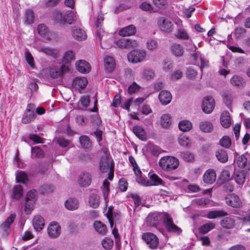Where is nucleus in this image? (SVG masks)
Masks as SVG:
<instances>
[{
  "label": "nucleus",
  "mask_w": 250,
  "mask_h": 250,
  "mask_svg": "<svg viewBox=\"0 0 250 250\" xmlns=\"http://www.w3.org/2000/svg\"><path fill=\"white\" fill-rule=\"evenodd\" d=\"M216 156L219 161L221 163H226L228 160V156L227 152L223 149L219 150L216 153Z\"/></svg>",
  "instance_id": "obj_45"
},
{
  "label": "nucleus",
  "mask_w": 250,
  "mask_h": 250,
  "mask_svg": "<svg viewBox=\"0 0 250 250\" xmlns=\"http://www.w3.org/2000/svg\"><path fill=\"white\" fill-rule=\"evenodd\" d=\"M160 219V216L156 214L148 215L146 218V224L148 226L156 227Z\"/></svg>",
  "instance_id": "obj_37"
},
{
  "label": "nucleus",
  "mask_w": 250,
  "mask_h": 250,
  "mask_svg": "<svg viewBox=\"0 0 250 250\" xmlns=\"http://www.w3.org/2000/svg\"><path fill=\"white\" fill-rule=\"evenodd\" d=\"M159 164L163 170L170 171L178 167L179 162L175 157L167 156L161 158L159 160Z\"/></svg>",
  "instance_id": "obj_1"
},
{
  "label": "nucleus",
  "mask_w": 250,
  "mask_h": 250,
  "mask_svg": "<svg viewBox=\"0 0 250 250\" xmlns=\"http://www.w3.org/2000/svg\"><path fill=\"white\" fill-rule=\"evenodd\" d=\"M209 202L210 200L208 198L204 197L194 199L192 201V204L197 206L205 207L209 204Z\"/></svg>",
  "instance_id": "obj_50"
},
{
  "label": "nucleus",
  "mask_w": 250,
  "mask_h": 250,
  "mask_svg": "<svg viewBox=\"0 0 250 250\" xmlns=\"http://www.w3.org/2000/svg\"><path fill=\"white\" fill-rule=\"evenodd\" d=\"M133 131L135 135L142 141L146 140V133L145 130L140 126H134Z\"/></svg>",
  "instance_id": "obj_32"
},
{
  "label": "nucleus",
  "mask_w": 250,
  "mask_h": 250,
  "mask_svg": "<svg viewBox=\"0 0 250 250\" xmlns=\"http://www.w3.org/2000/svg\"><path fill=\"white\" fill-rule=\"evenodd\" d=\"M215 224L214 223L209 222L201 226L199 229V231L201 233H207L215 228Z\"/></svg>",
  "instance_id": "obj_46"
},
{
  "label": "nucleus",
  "mask_w": 250,
  "mask_h": 250,
  "mask_svg": "<svg viewBox=\"0 0 250 250\" xmlns=\"http://www.w3.org/2000/svg\"><path fill=\"white\" fill-rule=\"evenodd\" d=\"M37 29L39 34L46 41L51 40L54 36V33L49 32L48 28L44 24H39Z\"/></svg>",
  "instance_id": "obj_11"
},
{
  "label": "nucleus",
  "mask_w": 250,
  "mask_h": 250,
  "mask_svg": "<svg viewBox=\"0 0 250 250\" xmlns=\"http://www.w3.org/2000/svg\"><path fill=\"white\" fill-rule=\"evenodd\" d=\"M112 209L111 207H109L107 213V217L112 228H113L114 223L116 224V222L119 220L120 217L119 214L113 212Z\"/></svg>",
  "instance_id": "obj_21"
},
{
  "label": "nucleus",
  "mask_w": 250,
  "mask_h": 250,
  "mask_svg": "<svg viewBox=\"0 0 250 250\" xmlns=\"http://www.w3.org/2000/svg\"><path fill=\"white\" fill-rule=\"evenodd\" d=\"M87 83V81L85 77L76 78L73 82V85L76 88L83 89Z\"/></svg>",
  "instance_id": "obj_34"
},
{
  "label": "nucleus",
  "mask_w": 250,
  "mask_h": 250,
  "mask_svg": "<svg viewBox=\"0 0 250 250\" xmlns=\"http://www.w3.org/2000/svg\"><path fill=\"white\" fill-rule=\"evenodd\" d=\"M179 144L183 146L190 147L191 146V141L189 138L185 135H181L178 137Z\"/></svg>",
  "instance_id": "obj_47"
},
{
  "label": "nucleus",
  "mask_w": 250,
  "mask_h": 250,
  "mask_svg": "<svg viewBox=\"0 0 250 250\" xmlns=\"http://www.w3.org/2000/svg\"><path fill=\"white\" fill-rule=\"evenodd\" d=\"M142 238L151 249L156 248L159 243L157 235H142Z\"/></svg>",
  "instance_id": "obj_19"
},
{
  "label": "nucleus",
  "mask_w": 250,
  "mask_h": 250,
  "mask_svg": "<svg viewBox=\"0 0 250 250\" xmlns=\"http://www.w3.org/2000/svg\"><path fill=\"white\" fill-rule=\"evenodd\" d=\"M220 144L223 147L228 148L231 145L230 139L227 136H224L220 140Z\"/></svg>",
  "instance_id": "obj_64"
},
{
  "label": "nucleus",
  "mask_w": 250,
  "mask_h": 250,
  "mask_svg": "<svg viewBox=\"0 0 250 250\" xmlns=\"http://www.w3.org/2000/svg\"><path fill=\"white\" fill-rule=\"evenodd\" d=\"M199 128L203 132L210 133L212 131L213 129V126L210 122L208 121H203L200 123Z\"/></svg>",
  "instance_id": "obj_33"
},
{
  "label": "nucleus",
  "mask_w": 250,
  "mask_h": 250,
  "mask_svg": "<svg viewBox=\"0 0 250 250\" xmlns=\"http://www.w3.org/2000/svg\"><path fill=\"white\" fill-rule=\"evenodd\" d=\"M172 53L177 57H181L183 55L184 50L183 46L179 43H174L170 47Z\"/></svg>",
  "instance_id": "obj_31"
},
{
  "label": "nucleus",
  "mask_w": 250,
  "mask_h": 250,
  "mask_svg": "<svg viewBox=\"0 0 250 250\" xmlns=\"http://www.w3.org/2000/svg\"><path fill=\"white\" fill-rule=\"evenodd\" d=\"M74 60V52L72 51H67L64 54L62 61L65 63H69Z\"/></svg>",
  "instance_id": "obj_54"
},
{
  "label": "nucleus",
  "mask_w": 250,
  "mask_h": 250,
  "mask_svg": "<svg viewBox=\"0 0 250 250\" xmlns=\"http://www.w3.org/2000/svg\"><path fill=\"white\" fill-rule=\"evenodd\" d=\"M146 52L145 50L135 49L127 54V59L132 63H138L144 61L146 58Z\"/></svg>",
  "instance_id": "obj_2"
},
{
  "label": "nucleus",
  "mask_w": 250,
  "mask_h": 250,
  "mask_svg": "<svg viewBox=\"0 0 250 250\" xmlns=\"http://www.w3.org/2000/svg\"><path fill=\"white\" fill-rule=\"evenodd\" d=\"M38 51L42 52L45 55L56 58L59 54V51L57 49L47 46H39L37 48Z\"/></svg>",
  "instance_id": "obj_16"
},
{
  "label": "nucleus",
  "mask_w": 250,
  "mask_h": 250,
  "mask_svg": "<svg viewBox=\"0 0 250 250\" xmlns=\"http://www.w3.org/2000/svg\"><path fill=\"white\" fill-rule=\"evenodd\" d=\"M75 65L77 70L82 73H87L91 70L89 63L84 60L76 62Z\"/></svg>",
  "instance_id": "obj_13"
},
{
  "label": "nucleus",
  "mask_w": 250,
  "mask_h": 250,
  "mask_svg": "<svg viewBox=\"0 0 250 250\" xmlns=\"http://www.w3.org/2000/svg\"><path fill=\"white\" fill-rule=\"evenodd\" d=\"M176 37L181 40H188L191 43H192V41L190 39L186 30L183 28H180L177 30L175 34Z\"/></svg>",
  "instance_id": "obj_40"
},
{
  "label": "nucleus",
  "mask_w": 250,
  "mask_h": 250,
  "mask_svg": "<svg viewBox=\"0 0 250 250\" xmlns=\"http://www.w3.org/2000/svg\"><path fill=\"white\" fill-rule=\"evenodd\" d=\"M216 175L213 169L207 170L204 173L203 179L205 183L208 184H212L216 180Z\"/></svg>",
  "instance_id": "obj_17"
},
{
  "label": "nucleus",
  "mask_w": 250,
  "mask_h": 250,
  "mask_svg": "<svg viewBox=\"0 0 250 250\" xmlns=\"http://www.w3.org/2000/svg\"><path fill=\"white\" fill-rule=\"evenodd\" d=\"M171 124V117L169 114H164L161 118V125L164 128L168 127Z\"/></svg>",
  "instance_id": "obj_44"
},
{
  "label": "nucleus",
  "mask_w": 250,
  "mask_h": 250,
  "mask_svg": "<svg viewBox=\"0 0 250 250\" xmlns=\"http://www.w3.org/2000/svg\"><path fill=\"white\" fill-rule=\"evenodd\" d=\"M35 202L29 201V200H25L24 211L26 214H30L31 211L34 208V204Z\"/></svg>",
  "instance_id": "obj_63"
},
{
  "label": "nucleus",
  "mask_w": 250,
  "mask_h": 250,
  "mask_svg": "<svg viewBox=\"0 0 250 250\" xmlns=\"http://www.w3.org/2000/svg\"><path fill=\"white\" fill-rule=\"evenodd\" d=\"M220 122L221 125L225 128H228L231 125V119L229 113L225 111L222 112L220 117Z\"/></svg>",
  "instance_id": "obj_27"
},
{
  "label": "nucleus",
  "mask_w": 250,
  "mask_h": 250,
  "mask_svg": "<svg viewBox=\"0 0 250 250\" xmlns=\"http://www.w3.org/2000/svg\"><path fill=\"white\" fill-rule=\"evenodd\" d=\"M25 58L28 64L32 69H34L35 67L34 60L32 54L28 50H26L25 52Z\"/></svg>",
  "instance_id": "obj_58"
},
{
  "label": "nucleus",
  "mask_w": 250,
  "mask_h": 250,
  "mask_svg": "<svg viewBox=\"0 0 250 250\" xmlns=\"http://www.w3.org/2000/svg\"><path fill=\"white\" fill-rule=\"evenodd\" d=\"M37 192L35 190H31L29 191L25 198V200L29 201L35 202L37 199Z\"/></svg>",
  "instance_id": "obj_61"
},
{
  "label": "nucleus",
  "mask_w": 250,
  "mask_h": 250,
  "mask_svg": "<svg viewBox=\"0 0 250 250\" xmlns=\"http://www.w3.org/2000/svg\"><path fill=\"white\" fill-rule=\"evenodd\" d=\"M102 244L104 248L109 250L112 248L113 241L111 239L106 237L103 240Z\"/></svg>",
  "instance_id": "obj_62"
},
{
  "label": "nucleus",
  "mask_w": 250,
  "mask_h": 250,
  "mask_svg": "<svg viewBox=\"0 0 250 250\" xmlns=\"http://www.w3.org/2000/svg\"><path fill=\"white\" fill-rule=\"evenodd\" d=\"M180 156L184 160L187 162H192L194 159V155L189 151L182 152Z\"/></svg>",
  "instance_id": "obj_59"
},
{
  "label": "nucleus",
  "mask_w": 250,
  "mask_h": 250,
  "mask_svg": "<svg viewBox=\"0 0 250 250\" xmlns=\"http://www.w3.org/2000/svg\"><path fill=\"white\" fill-rule=\"evenodd\" d=\"M246 176L247 172L244 170H238L234 173L233 178L238 185H243L245 182Z\"/></svg>",
  "instance_id": "obj_22"
},
{
  "label": "nucleus",
  "mask_w": 250,
  "mask_h": 250,
  "mask_svg": "<svg viewBox=\"0 0 250 250\" xmlns=\"http://www.w3.org/2000/svg\"><path fill=\"white\" fill-rule=\"evenodd\" d=\"M95 229L100 233H105L106 232V226L100 221H95L93 224Z\"/></svg>",
  "instance_id": "obj_51"
},
{
  "label": "nucleus",
  "mask_w": 250,
  "mask_h": 250,
  "mask_svg": "<svg viewBox=\"0 0 250 250\" xmlns=\"http://www.w3.org/2000/svg\"><path fill=\"white\" fill-rule=\"evenodd\" d=\"M117 46L121 49H130L138 46V42L135 40L130 39L121 38L116 42Z\"/></svg>",
  "instance_id": "obj_6"
},
{
  "label": "nucleus",
  "mask_w": 250,
  "mask_h": 250,
  "mask_svg": "<svg viewBox=\"0 0 250 250\" xmlns=\"http://www.w3.org/2000/svg\"><path fill=\"white\" fill-rule=\"evenodd\" d=\"M64 24L67 23L69 24L72 23L74 20L77 19L76 13L72 11H67L64 15Z\"/></svg>",
  "instance_id": "obj_41"
},
{
  "label": "nucleus",
  "mask_w": 250,
  "mask_h": 250,
  "mask_svg": "<svg viewBox=\"0 0 250 250\" xmlns=\"http://www.w3.org/2000/svg\"><path fill=\"white\" fill-rule=\"evenodd\" d=\"M231 83L234 86L240 87L245 85V82L241 77L238 76H234L230 80Z\"/></svg>",
  "instance_id": "obj_48"
},
{
  "label": "nucleus",
  "mask_w": 250,
  "mask_h": 250,
  "mask_svg": "<svg viewBox=\"0 0 250 250\" xmlns=\"http://www.w3.org/2000/svg\"><path fill=\"white\" fill-rule=\"evenodd\" d=\"M32 224L34 228L37 232H40V231L43 229L44 226V220L43 218L40 215H35L32 220Z\"/></svg>",
  "instance_id": "obj_14"
},
{
  "label": "nucleus",
  "mask_w": 250,
  "mask_h": 250,
  "mask_svg": "<svg viewBox=\"0 0 250 250\" xmlns=\"http://www.w3.org/2000/svg\"><path fill=\"white\" fill-rule=\"evenodd\" d=\"M31 153L32 157L42 158L44 156L43 151L38 146L32 147Z\"/></svg>",
  "instance_id": "obj_55"
},
{
  "label": "nucleus",
  "mask_w": 250,
  "mask_h": 250,
  "mask_svg": "<svg viewBox=\"0 0 250 250\" xmlns=\"http://www.w3.org/2000/svg\"><path fill=\"white\" fill-rule=\"evenodd\" d=\"M179 128L184 132L189 131L192 128V125L188 120H183L179 122L178 125Z\"/></svg>",
  "instance_id": "obj_43"
},
{
  "label": "nucleus",
  "mask_w": 250,
  "mask_h": 250,
  "mask_svg": "<svg viewBox=\"0 0 250 250\" xmlns=\"http://www.w3.org/2000/svg\"><path fill=\"white\" fill-rule=\"evenodd\" d=\"M163 222L169 232L177 234L182 232V229L173 223L172 219L167 213L165 214Z\"/></svg>",
  "instance_id": "obj_4"
},
{
  "label": "nucleus",
  "mask_w": 250,
  "mask_h": 250,
  "mask_svg": "<svg viewBox=\"0 0 250 250\" xmlns=\"http://www.w3.org/2000/svg\"><path fill=\"white\" fill-rule=\"evenodd\" d=\"M65 207L69 210H75L78 208L79 202L77 199L69 198L65 201Z\"/></svg>",
  "instance_id": "obj_24"
},
{
  "label": "nucleus",
  "mask_w": 250,
  "mask_h": 250,
  "mask_svg": "<svg viewBox=\"0 0 250 250\" xmlns=\"http://www.w3.org/2000/svg\"><path fill=\"white\" fill-rule=\"evenodd\" d=\"M104 67L106 72L111 73L115 67V61L114 58L111 56H105L104 61Z\"/></svg>",
  "instance_id": "obj_18"
},
{
  "label": "nucleus",
  "mask_w": 250,
  "mask_h": 250,
  "mask_svg": "<svg viewBox=\"0 0 250 250\" xmlns=\"http://www.w3.org/2000/svg\"><path fill=\"white\" fill-rule=\"evenodd\" d=\"M158 25L161 31L171 33L173 30V25L169 19L160 17L158 20Z\"/></svg>",
  "instance_id": "obj_5"
},
{
  "label": "nucleus",
  "mask_w": 250,
  "mask_h": 250,
  "mask_svg": "<svg viewBox=\"0 0 250 250\" xmlns=\"http://www.w3.org/2000/svg\"><path fill=\"white\" fill-rule=\"evenodd\" d=\"M25 17V22L26 23L30 24L33 23L34 20V16L32 10L30 9L26 10Z\"/></svg>",
  "instance_id": "obj_57"
},
{
  "label": "nucleus",
  "mask_w": 250,
  "mask_h": 250,
  "mask_svg": "<svg viewBox=\"0 0 250 250\" xmlns=\"http://www.w3.org/2000/svg\"><path fill=\"white\" fill-rule=\"evenodd\" d=\"M226 204L234 208H240L242 206V203L238 196L231 193L228 195L226 197Z\"/></svg>",
  "instance_id": "obj_7"
},
{
  "label": "nucleus",
  "mask_w": 250,
  "mask_h": 250,
  "mask_svg": "<svg viewBox=\"0 0 250 250\" xmlns=\"http://www.w3.org/2000/svg\"><path fill=\"white\" fill-rule=\"evenodd\" d=\"M159 99L163 104L166 105L169 104L171 101L172 96L169 91L162 90L159 94Z\"/></svg>",
  "instance_id": "obj_25"
},
{
  "label": "nucleus",
  "mask_w": 250,
  "mask_h": 250,
  "mask_svg": "<svg viewBox=\"0 0 250 250\" xmlns=\"http://www.w3.org/2000/svg\"><path fill=\"white\" fill-rule=\"evenodd\" d=\"M80 143L82 147L88 149L91 147V142L86 136H82L79 138Z\"/></svg>",
  "instance_id": "obj_52"
},
{
  "label": "nucleus",
  "mask_w": 250,
  "mask_h": 250,
  "mask_svg": "<svg viewBox=\"0 0 250 250\" xmlns=\"http://www.w3.org/2000/svg\"><path fill=\"white\" fill-rule=\"evenodd\" d=\"M78 182L81 187H88L91 183V176L90 174L87 172L81 173L78 177Z\"/></svg>",
  "instance_id": "obj_12"
},
{
  "label": "nucleus",
  "mask_w": 250,
  "mask_h": 250,
  "mask_svg": "<svg viewBox=\"0 0 250 250\" xmlns=\"http://www.w3.org/2000/svg\"><path fill=\"white\" fill-rule=\"evenodd\" d=\"M222 226L226 229H231L234 226V221L230 217H226L221 221Z\"/></svg>",
  "instance_id": "obj_49"
},
{
  "label": "nucleus",
  "mask_w": 250,
  "mask_h": 250,
  "mask_svg": "<svg viewBox=\"0 0 250 250\" xmlns=\"http://www.w3.org/2000/svg\"><path fill=\"white\" fill-rule=\"evenodd\" d=\"M69 71V67L65 64H62L60 66L53 65L50 69L49 74L51 78L58 79L62 77L64 73Z\"/></svg>",
  "instance_id": "obj_3"
},
{
  "label": "nucleus",
  "mask_w": 250,
  "mask_h": 250,
  "mask_svg": "<svg viewBox=\"0 0 250 250\" xmlns=\"http://www.w3.org/2000/svg\"><path fill=\"white\" fill-rule=\"evenodd\" d=\"M109 182L107 180H105L103 182V186L101 187L104 200L106 203L108 201V196L109 193Z\"/></svg>",
  "instance_id": "obj_42"
},
{
  "label": "nucleus",
  "mask_w": 250,
  "mask_h": 250,
  "mask_svg": "<svg viewBox=\"0 0 250 250\" xmlns=\"http://www.w3.org/2000/svg\"><path fill=\"white\" fill-rule=\"evenodd\" d=\"M236 164L239 167L245 168L248 170H250V162L248 161L247 157L244 154L238 157Z\"/></svg>",
  "instance_id": "obj_29"
},
{
  "label": "nucleus",
  "mask_w": 250,
  "mask_h": 250,
  "mask_svg": "<svg viewBox=\"0 0 250 250\" xmlns=\"http://www.w3.org/2000/svg\"><path fill=\"white\" fill-rule=\"evenodd\" d=\"M104 21V14L102 13H100L97 16V21H96V36L98 38H99L100 40L101 38L100 37V34L101 32L104 33V30L102 28V23Z\"/></svg>",
  "instance_id": "obj_35"
},
{
  "label": "nucleus",
  "mask_w": 250,
  "mask_h": 250,
  "mask_svg": "<svg viewBox=\"0 0 250 250\" xmlns=\"http://www.w3.org/2000/svg\"><path fill=\"white\" fill-rule=\"evenodd\" d=\"M112 164L109 158H102L100 164V169L102 172H106L108 171L111 172Z\"/></svg>",
  "instance_id": "obj_15"
},
{
  "label": "nucleus",
  "mask_w": 250,
  "mask_h": 250,
  "mask_svg": "<svg viewBox=\"0 0 250 250\" xmlns=\"http://www.w3.org/2000/svg\"><path fill=\"white\" fill-rule=\"evenodd\" d=\"M136 32V29L134 25L131 24L121 29L119 35L122 37L133 35Z\"/></svg>",
  "instance_id": "obj_23"
},
{
  "label": "nucleus",
  "mask_w": 250,
  "mask_h": 250,
  "mask_svg": "<svg viewBox=\"0 0 250 250\" xmlns=\"http://www.w3.org/2000/svg\"><path fill=\"white\" fill-rule=\"evenodd\" d=\"M52 18L56 23L60 25L64 24V16L61 12L55 11L52 14Z\"/></svg>",
  "instance_id": "obj_38"
},
{
  "label": "nucleus",
  "mask_w": 250,
  "mask_h": 250,
  "mask_svg": "<svg viewBox=\"0 0 250 250\" xmlns=\"http://www.w3.org/2000/svg\"><path fill=\"white\" fill-rule=\"evenodd\" d=\"M215 106L214 100L210 96H206L203 100L202 104L203 111L206 114L210 113Z\"/></svg>",
  "instance_id": "obj_9"
},
{
  "label": "nucleus",
  "mask_w": 250,
  "mask_h": 250,
  "mask_svg": "<svg viewBox=\"0 0 250 250\" xmlns=\"http://www.w3.org/2000/svg\"><path fill=\"white\" fill-rule=\"evenodd\" d=\"M36 114L34 111L27 108L25 113L21 122L24 124H27L31 123L35 119Z\"/></svg>",
  "instance_id": "obj_28"
},
{
  "label": "nucleus",
  "mask_w": 250,
  "mask_h": 250,
  "mask_svg": "<svg viewBox=\"0 0 250 250\" xmlns=\"http://www.w3.org/2000/svg\"><path fill=\"white\" fill-rule=\"evenodd\" d=\"M89 204L94 208H98L100 205V196L96 194H91L89 198Z\"/></svg>",
  "instance_id": "obj_39"
},
{
  "label": "nucleus",
  "mask_w": 250,
  "mask_h": 250,
  "mask_svg": "<svg viewBox=\"0 0 250 250\" xmlns=\"http://www.w3.org/2000/svg\"><path fill=\"white\" fill-rule=\"evenodd\" d=\"M227 215V212L223 210H214L209 211L207 214V217L209 219H213L217 217L225 216Z\"/></svg>",
  "instance_id": "obj_36"
},
{
  "label": "nucleus",
  "mask_w": 250,
  "mask_h": 250,
  "mask_svg": "<svg viewBox=\"0 0 250 250\" xmlns=\"http://www.w3.org/2000/svg\"><path fill=\"white\" fill-rule=\"evenodd\" d=\"M149 178L150 180L139 179V181L141 185L146 187L163 184V180L156 174H152L150 175Z\"/></svg>",
  "instance_id": "obj_8"
},
{
  "label": "nucleus",
  "mask_w": 250,
  "mask_h": 250,
  "mask_svg": "<svg viewBox=\"0 0 250 250\" xmlns=\"http://www.w3.org/2000/svg\"><path fill=\"white\" fill-rule=\"evenodd\" d=\"M149 151L154 156H158L162 152V150L158 146L153 145H150L149 146Z\"/></svg>",
  "instance_id": "obj_60"
},
{
  "label": "nucleus",
  "mask_w": 250,
  "mask_h": 250,
  "mask_svg": "<svg viewBox=\"0 0 250 250\" xmlns=\"http://www.w3.org/2000/svg\"><path fill=\"white\" fill-rule=\"evenodd\" d=\"M22 194L23 190L21 186L17 185L13 188L12 195L13 198L19 199L22 196Z\"/></svg>",
  "instance_id": "obj_53"
},
{
  "label": "nucleus",
  "mask_w": 250,
  "mask_h": 250,
  "mask_svg": "<svg viewBox=\"0 0 250 250\" xmlns=\"http://www.w3.org/2000/svg\"><path fill=\"white\" fill-rule=\"evenodd\" d=\"M71 34L74 39L78 41H83L87 38V35L85 32L77 26L72 27Z\"/></svg>",
  "instance_id": "obj_10"
},
{
  "label": "nucleus",
  "mask_w": 250,
  "mask_h": 250,
  "mask_svg": "<svg viewBox=\"0 0 250 250\" xmlns=\"http://www.w3.org/2000/svg\"><path fill=\"white\" fill-rule=\"evenodd\" d=\"M27 180V176L24 172L20 171L17 172L16 174V180L18 183L25 184Z\"/></svg>",
  "instance_id": "obj_56"
},
{
  "label": "nucleus",
  "mask_w": 250,
  "mask_h": 250,
  "mask_svg": "<svg viewBox=\"0 0 250 250\" xmlns=\"http://www.w3.org/2000/svg\"><path fill=\"white\" fill-rule=\"evenodd\" d=\"M96 35V38L97 40H99L100 42V45L102 48L104 49H107L109 45H105L104 43L102 42V41H103V42H108L109 41H110L111 38H112V35L111 34H107L104 31V33H103L102 32H101L100 34V37L101 38V39L100 40L99 38H98Z\"/></svg>",
  "instance_id": "obj_30"
},
{
  "label": "nucleus",
  "mask_w": 250,
  "mask_h": 250,
  "mask_svg": "<svg viewBox=\"0 0 250 250\" xmlns=\"http://www.w3.org/2000/svg\"><path fill=\"white\" fill-rule=\"evenodd\" d=\"M16 217L15 214H12L8 217L5 221L0 225V230L3 233H7L10 229L11 225L13 223Z\"/></svg>",
  "instance_id": "obj_20"
},
{
  "label": "nucleus",
  "mask_w": 250,
  "mask_h": 250,
  "mask_svg": "<svg viewBox=\"0 0 250 250\" xmlns=\"http://www.w3.org/2000/svg\"><path fill=\"white\" fill-rule=\"evenodd\" d=\"M47 231L48 234H60L61 232V228L58 222L53 221L49 224Z\"/></svg>",
  "instance_id": "obj_26"
}]
</instances>
